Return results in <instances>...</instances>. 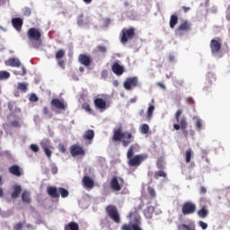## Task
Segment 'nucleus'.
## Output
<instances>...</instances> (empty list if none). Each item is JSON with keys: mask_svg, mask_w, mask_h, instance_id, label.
Returning <instances> with one entry per match:
<instances>
[{"mask_svg": "<svg viewBox=\"0 0 230 230\" xmlns=\"http://www.w3.org/2000/svg\"><path fill=\"white\" fill-rule=\"evenodd\" d=\"M112 141L122 143V146L127 148L128 145L134 143V135L128 131L123 132V127L120 125L118 128L113 130Z\"/></svg>", "mask_w": 230, "mask_h": 230, "instance_id": "nucleus-1", "label": "nucleus"}, {"mask_svg": "<svg viewBox=\"0 0 230 230\" xmlns=\"http://www.w3.org/2000/svg\"><path fill=\"white\" fill-rule=\"evenodd\" d=\"M136 147L134 146H130L128 153H127V158H128V164L131 168H137L148 159V155L146 154H140V155H136L134 156V150Z\"/></svg>", "mask_w": 230, "mask_h": 230, "instance_id": "nucleus-2", "label": "nucleus"}, {"mask_svg": "<svg viewBox=\"0 0 230 230\" xmlns=\"http://www.w3.org/2000/svg\"><path fill=\"white\" fill-rule=\"evenodd\" d=\"M29 42L32 48L39 49L42 46V33L36 28H31L27 31Z\"/></svg>", "mask_w": 230, "mask_h": 230, "instance_id": "nucleus-3", "label": "nucleus"}, {"mask_svg": "<svg viewBox=\"0 0 230 230\" xmlns=\"http://www.w3.org/2000/svg\"><path fill=\"white\" fill-rule=\"evenodd\" d=\"M182 110H178L174 115L176 123L173 124L174 130H181L182 134L188 136V119L185 116H182Z\"/></svg>", "mask_w": 230, "mask_h": 230, "instance_id": "nucleus-4", "label": "nucleus"}, {"mask_svg": "<svg viewBox=\"0 0 230 230\" xmlns=\"http://www.w3.org/2000/svg\"><path fill=\"white\" fill-rule=\"evenodd\" d=\"M128 217L133 218L134 224H125L121 226L122 230H143L139 225L141 224V216L137 213V210L132 211L128 214Z\"/></svg>", "mask_w": 230, "mask_h": 230, "instance_id": "nucleus-5", "label": "nucleus"}, {"mask_svg": "<svg viewBox=\"0 0 230 230\" xmlns=\"http://www.w3.org/2000/svg\"><path fill=\"white\" fill-rule=\"evenodd\" d=\"M106 213L108 217L115 223L120 224L121 217L119 216V212L118 211V208L114 205H108L106 207Z\"/></svg>", "mask_w": 230, "mask_h": 230, "instance_id": "nucleus-6", "label": "nucleus"}, {"mask_svg": "<svg viewBox=\"0 0 230 230\" xmlns=\"http://www.w3.org/2000/svg\"><path fill=\"white\" fill-rule=\"evenodd\" d=\"M136 37V28L131 27V28H124L121 31V38H120V42L122 44H127L128 40H132Z\"/></svg>", "mask_w": 230, "mask_h": 230, "instance_id": "nucleus-7", "label": "nucleus"}, {"mask_svg": "<svg viewBox=\"0 0 230 230\" xmlns=\"http://www.w3.org/2000/svg\"><path fill=\"white\" fill-rule=\"evenodd\" d=\"M197 211V205L191 201H185L181 206V213L184 217L193 215Z\"/></svg>", "mask_w": 230, "mask_h": 230, "instance_id": "nucleus-8", "label": "nucleus"}, {"mask_svg": "<svg viewBox=\"0 0 230 230\" xmlns=\"http://www.w3.org/2000/svg\"><path fill=\"white\" fill-rule=\"evenodd\" d=\"M125 184V180L121 177L113 176L110 181V185L113 191H121V188Z\"/></svg>", "mask_w": 230, "mask_h": 230, "instance_id": "nucleus-9", "label": "nucleus"}, {"mask_svg": "<svg viewBox=\"0 0 230 230\" xmlns=\"http://www.w3.org/2000/svg\"><path fill=\"white\" fill-rule=\"evenodd\" d=\"M137 85H139V79L137 76L128 77L124 82V89H126V91H132V89L137 87Z\"/></svg>", "mask_w": 230, "mask_h": 230, "instance_id": "nucleus-10", "label": "nucleus"}, {"mask_svg": "<svg viewBox=\"0 0 230 230\" xmlns=\"http://www.w3.org/2000/svg\"><path fill=\"white\" fill-rule=\"evenodd\" d=\"M70 154L72 157H84L85 155V150H84V147H82V146L74 144L70 146Z\"/></svg>", "mask_w": 230, "mask_h": 230, "instance_id": "nucleus-11", "label": "nucleus"}, {"mask_svg": "<svg viewBox=\"0 0 230 230\" xmlns=\"http://www.w3.org/2000/svg\"><path fill=\"white\" fill-rule=\"evenodd\" d=\"M191 30V24L188 21L182 22L175 31L176 35H184Z\"/></svg>", "mask_w": 230, "mask_h": 230, "instance_id": "nucleus-12", "label": "nucleus"}, {"mask_svg": "<svg viewBox=\"0 0 230 230\" xmlns=\"http://www.w3.org/2000/svg\"><path fill=\"white\" fill-rule=\"evenodd\" d=\"M78 62L84 66V67H89L93 64V57L87 54H80L78 57Z\"/></svg>", "mask_w": 230, "mask_h": 230, "instance_id": "nucleus-13", "label": "nucleus"}, {"mask_svg": "<svg viewBox=\"0 0 230 230\" xmlns=\"http://www.w3.org/2000/svg\"><path fill=\"white\" fill-rule=\"evenodd\" d=\"M50 105L58 111H66L67 109V105L64 103V101H60L59 99H52Z\"/></svg>", "mask_w": 230, "mask_h": 230, "instance_id": "nucleus-14", "label": "nucleus"}, {"mask_svg": "<svg viewBox=\"0 0 230 230\" xmlns=\"http://www.w3.org/2000/svg\"><path fill=\"white\" fill-rule=\"evenodd\" d=\"M11 22L13 24V28H14L16 31H22V24H24L22 18H13Z\"/></svg>", "mask_w": 230, "mask_h": 230, "instance_id": "nucleus-15", "label": "nucleus"}, {"mask_svg": "<svg viewBox=\"0 0 230 230\" xmlns=\"http://www.w3.org/2000/svg\"><path fill=\"white\" fill-rule=\"evenodd\" d=\"M111 71L114 75H117V76H121V75L125 73V67L116 62L111 66Z\"/></svg>", "mask_w": 230, "mask_h": 230, "instance_id": "nucleus-16", "label": "nucleus"}, {"mask_svg": "<svg viewBox=\"0 0 230 230\" xmlns=\"http://www.w3.org/2000/svg\"><path fill=\"white\" fill-rule=\"evenodd\" d=\"M47 193L51 199H59L60 194L58 193V189L54 186H49L47 188Z\"/></svg>", "mask_w": 230, "mask_h": 230, "instance_id": "nucleus-17", "label": "nucleus"}, {"mask_svg": "<svg viewBox=\"0 0 230 230\" xmlns=\"http://www.w3.org/2000/svg\"><path fill=\"white\" fill-rule=\"evenodd\" d=\"M222 48V45L220 44V41L213 39L210 41V49L211 53H218Z\"/></svg>", "mask_w": 230, "mask_h": 230, "instance_id": "nucleus-18", "label": "nucleus"}, {"mask_svg": "<svg viewBox=\"0 0 230 230\" xmlns=\"http://www.w3.org/2000/svg\"><path fill=\"white\" fill-rule=\"evenodd\" d=\"M9 173L14 175L15 177H21V175H22V171L19 165L14 164L9 167Z\"/></svg>", "mask_w": 230, "mask_h": 230, "instance_id": "nucleus-19", "label": "nucleus"}, {"mask_svg": "<svg viewBox=\"0 0 230 230\" xmlns=\"http://www.w3.org/2000/svg\"><path fill=\"white\" fill-rule=\"evenodd\" d=\"M83 184L84 188H88L89 190H93L94 188V181L91 179L89 176L83 177Z\"/></svg>", "mask_w": 230, "mask_h": 230, "instance_id": "nucleus-20", "label": "nucleus"}, {"mask_svg": "<svg viewBox=\"0 0 230 230\" xmlns=\"http://www.w3.org/2000/svg\"><path fill=\"white\" fill-rule=\"evenodd\" d=\"M5 66H10L11 67H21V61L19 58H10L4 62Z\"/></svg>", "mask_w": 230, "mask_h": 230, "instance_id": "nucleus-21", "label": "nucleus"}, {"mask_svg": "<svg viewBox=\"0 0 230 230\" xmlns=\"http://www.w3.org/2000/svg\"><path fill=\"white\" fill-rule=\"evenodd\" d=\"M94 105L97 107V109H106L107 108V102L105 100L102 98H96L94 100Z\"/></svg>", "mask_w": 230, "mask_h": 230, "instance_id": "nucleus-22", "label": "nucleus"}, {"mask_svg": "<svg viewBox=\"0 0 230 230\" xmlns=\"http://www.w3.org/2000/svg\"><path fill=\"white\" fill-rule=\"evenodd\" d=\"M22 191V188L21 187V185H15L13 187V191L11 194V198L19 199V195H21Z\"/></svg>", "mask_w": 230, "mask_h": 230, "instance_id": "nucleus-23", "label": "nucleus"}, {"mask_svg": "<svg viewBox=\"0 0 230 230\" xmlns=\"http://www.w3.org/2000/svg\"><path fill=\"white\" fill-rule=\"evenodd\" d=\"M208 215H209V210L208 209V207H206V206H203L198 211V217H199V218H208Z\"/></svg>", "mask_w": 230, "mask_h": 230, "instance_id": "nucleus-24", "label": "nucleus"}, {"mask_svg": "<svg viewBox=\"0 0 230 230\" xmlns=\"http://www.w3.org/2000/svg\"><path fill=\"white\" fill-rule=\"evenodd\" d=\"M64 229L65 230H80V226H78V223L72 221L66 224Z\"/></svg>", "mask_w": 230, "mask_h": 230, "instance_id": "nucleus-25", "label": "nucleus"}, {"mask_svg": "<svg viewBox=\"0 0 230 230\" xmlns=\"http://www.w3.org/2000/svg\"><path fill=\"white\" fill-rule=\"evenodd\" d=\"M177 22H179V16L177 14H172L169 22L170 28L173 30L177 26Z\"/></svg>", "mask_w": 230, "mask_h": 230, "instance_id": "nucleus-26", "label": "nucleus"}, {"mask_svg": "<svg viewBox=\"0 0 230 230\" xmlns=\"http://www.w3.org/2000/svg\"><path fill=\"white\" fill-rule=\"evenodd\" d=\"M84 139H86L87 141H93L94 139V130L88 129L84 134Z\"/></svg>", "mask_w": 230, "mask_h": 230, "instance_id": "nucleus-27", "label": "nucleus"}, {"mask_svg": "<svg viewBox=\"0 0 230 230\" xmlns=\"http://www.w3.org/2000/svg\"><path fill=\"white\" fill-rule=\"evenodd\" d=\"M22 200L25 204H31V197H30V193L28 192V190L22 192Z\"/></svg>", "mask_w": 230, "mask_h": 230, "instance_id": "nucleus-28", "label": "nucleus"}, {"mask_svg": "<svg viewBox=\"0 0 230 230\" xmlns=\"http://www.w3.org/2000/svg\"><path fill=\"white\" fill-rule=\"evenodd\" d=\"M178 230H195V225H186V224H181L178 226Z\"/></svg>", "mask_w": 230, "mask_h": 230, "instance_id": "nucleus-29", "label": "nucleus"}, {"mask_svg": "<svg viewBox=\"0 0 230 230\" xmlns=\"http://www.w3.org/2000/svg\"><path fill=\"white\" fill-rule=\"evenodd\" d=\"M154 111H155V106L150 105L146 111V119L150 121L154 116Z\"/></svg>", "mask_w": 230, "mask_h": 230, "instance_id": "nucleus-30", "label": "nucleus"}, {"mask_svg": "<svg viewBox=\"0 0 230 230\" xmlns=\"http://www.w3.org/2000/svg\"><path fill=\"white\" fill-rule=\"evenodd\" d=\"M159 177H163V179H166L168 177V174L163 169H160L159 171L155 172L154 174V179H159Z\"/></svg>", "mask_w": 230, "mask_h": 230, "instance_id": "nucleus-31", "label": "nucleus"}, {"mask_svg": "<svg viewBox=\"0 0 230 230\" xmlns=\"http://www.w3.org/2000/svg\"><path fill=\"white\" fill-rule=\"evenodd\" d=\"M191 157H193V150L190 148L185 152V162L187 164L191 163Z\"/></svg>", "mask_w": 230, "mask_h": 230, "instance_id": "nucleus-32", "label": "nucleus"}, {"mask_svg": "<svg viewBox=\"0 0 230 230\" xmlns=\"http://www.w3.org/2000/svg\"><path fill=\"white\" fill-rule=\"evenodd\" d=\"M78 26H85V24H89V19L84 18V15H80L77 19Z\"/></svg>", "mask_w": 230, "mask_h": 230, "instance_id": "nucleus-33", "label": "nucleus"}, {"mask_svg": "<svg viewBox=\"0 0 230 230\" xmlns=\"http://www.w3.org/2000/svg\"><path fill=\"white\" fill-rule=\"evenodd\" d=\"M58 193L61 195L62 199H66V197H69V190H67L66 188L59 187Z\"/></svg>", "mask_w": 230, "mask_h": 230, "instance_id": "nucleus-34", "label": "nucleus"}, {"mask_svg": "<svg viewBox=\"0 0 230 230\" xmlns=\"http://www.w3.org/2000/svg\"><path fill=\"white\" fill-rule=\"evenodd\" d=\"M66 57V50L64 49H58L56 52V58L58 60H62Z\"/></svg>", "mask_w": 230, "mask_h": 230, "instance_id": "nucleus-35", "label": "nucleus"}, {"mask_svg": "<svg viewBox=\"0 0 230 230\" xmlns=\"http://www.w3.org/2000/svg\"><path fill=\"white\" fill-rule=\"evenodd\" d=\"M140 132L141 134H148V132H150V127L148 124H142L140 127Z\"/></svg>", "mask_w": 230, "mask_h": 230, "instance_id": "nucleus-36", "label": "nucleus"}, {"mask_svg": "<svg viewBox=\"0 0 230 230\" xmlns=\"http://www.w3.org/2000/svg\"><path fill=\"white\" fill-rule=\"evenodd\" d=\"M40 146L42 150H46V148H50L51 150H53V146H49V141L48 140L42 141L40 143Z\"/></svg>", "mask_w": 230, "mask_h": 230, "instance_id": "nucleus-37", "label": "nucleus"}, {"mask_svg": "<svg viewBox=\"0 0 230 230\" xmlns=\"http://www.w3.org/2000/svg\"><path fill=\"white\" fill-rule=\"evenodd\" d=\"M42 112L45 116H47V118L51 119L53 118V113H51V111H49V109H48V107H43Z\"/></svg>", "mask_w": 230, "mask_h": 230, "instance_id": "nucleus-38", "label": "nucleus"}, {"mask_svg": "<svg viewBox=\"0 0 230 230\" xmlns=\"http://www.w3.org/2000/svg\"><path fill=\"white\" fill-rule=\"evenodd\" d=\"M17 89H19V91L26 93V91H28V84H26L25 83H19Z\"/></svg>", "mask_w": 230, "mask_h": 230, "instance_id": "nucleus-39", "label": "nucleus"}, {"mask_svg": "<svg viewBox=\"0 0 230 230\" xmlns=\"http://www.w3.org/2000/svg\"><path fill=\"white\" fill-rule=\"evenodd\" d=\"M10 74L7 71H0V80H8Z\"/></svg>", "mask_w": 230, "mask_h": 230, "instance_id": "nucleus-40", "label": "nucleus"}, {"mask_svg": "<svg viewBox=\"0 0 230 230\" xmlns=\"http://www.w3.org/2000/svg\"><path fill=\"white\" fill-rule=\"evenodd\" d=\"M147 191L151 199H155V189H154L153 187H147Z\"/></svg>", "mask_w": 230, "mask_h": 230, "instance_id": "nucleus-41", "label": "nucleus"}, {"mask_svg": "<svg viewBox=\"0 0 230 230\" xmlns=\"http://www.w3.org/2000/svg\"><path fill=\"white\" fill-rule=\"evenodd\" d=\"M164 162L163 161V158H159L156 162V166L158 170H164Z\"/></svg>", "mask_w": 230, "mask_h": 230, "instance_id": "nucleus-42", "label": "nucleus"}, {"mask_svg": "<svg viewBox=\"0 0 230 230\" xmlns=\"http://www.w3.org/2000/svg\"><path fill=\"white\" fill-rule=\"evenodd\" d=\"M83 109L86 112H89V114H93V110L91 109V105H89V103H87V102L84 103L83 104Z\"/></svg>", "mask_w": 230, "mask_h": 230, "instance_id": "nucleus-43", "label": "nucleus"}, {"mask_svg": "<svg viewBox=\"0 0 230 230\" xmlns=\"http://www.w3.org/2000/svg\"><path fill=\"white\" fill-rule=\"evenodd\" d=\"M97 51H99L100 53H107V47L103 46V45H98L96 47Z\"/></svg>", "mask_w": 230, "mask_h": 230, "instance_id": "nucleus-44", "label": "nucleus"}, {"mask_svg": "<svg viewBox=\"0 0 230 230\" xmlns=\"http://www.w3.org/2000/svg\"><path fill=\"white\" fill-rule=\"evenodd\" d=\"M45 155L49 159H51V155L53 154V151H51V147H48L44 149Z\"/></svg>", "mask_w": 230, "mask_h": 230, "instance_id": "nucleus-45", "label": "nucleus"}, {"mask_svg": "<svg viewBox=\"0 0 230 230\" xmlns=\"http://www.w3.org/2000/svg\"><path fill=\"white\" fill-rule=\"evenodd\" d=\"M195 125L198 130H202V120L200 119L196 120Z\"/></svg>", "mask_w": 230, "mask_h": 230, "instance_id": "nucleus-46", "label": "nucleus"}, {"mask_svg": "<svg viewBox=\"0 0 230 230\" xmlns=\"http://www.w3.org/2000/svg\"><path fill=\"white\" fill-rule=\"evenodd\" d=\"M14 75H21V76H24V75H26V68L24 66L22 67V72H19V71H14L13 72Z\"/></svg>", "mask_w": 230, "mask_h": 230, "instance_id": "nucleus-47", "label": "nucleus"}, {"mask_svg": "<svg viewBox=\"0 0 230 230\" xmlns=\"http://www.w3.org/2000/svg\"><path fill=\"white\" fill-rule=\"evenodd\" d=\"M199 226L201 227V229L206 230L208 229V223H205L204 221H199Z\"/></svg>", "mask_w": 230, "mask_h": 230, "instance_id": "nucleus-48", "label": "nucleus"}, {"mask_svg": "<svg viewBox=\"0 0 230 230\" xmlns=\"http://www.w3.org/2000/svg\"><path fill=\"white\" fill-rule=\"evenodd\" d=\"M58 66L63 69H66V62L62 59H58Z\"/></svg>", "mask_w": 230, "mask_h": 230, "instance_id": "nucleus-49", "label": "nucleus"}, {"mask_svg": "<svg viewBox=\"0 0 230 230\" xmlns=\"http://www.w3.org/2000/svg\"><path fill=\"white\" fill-rule=\"evenodd\" d=\"M58 150L59 152H61V154H66V146H64V144H59L58 145Z\"/></svg>", "mask_w": 230, "mask_h": 230, "instance_id": "nucleus-50", "label": "nucleus"}, {"mask_svg": "<svg viewBox=\"0 0 230 230\" xmlns=\"http://www.w3.org/2000/svg\"><path fill=\"white\" fill-rule=\"evenodd\" d=\"M11 125H12V127H14L15 128H19V127H21V124L19 123L18 120L11 121Z\"/></svg>", "mask_w": 230, "mask_h": 230, "instance_id": "nucleus-51", "label": "nucleus"}, {"mask_svg": "<svg viewBox=\"0 0 230 230\" xmlns=\"http://www.w3.org/2000/svg\"><path fill=\"white\" fill-rule=\"evenodd\" d=\"M31 150L32 152H39L40 148H39V146L35 145V144H31Z\"/></svg>", "mask_w": 230, "mask_h": 230, "instance_id": "nucleus-52", "label": "nucleus"}, {"mask_svg": "<svg viewBox=\"0 0 230 230\" xmlns=\"http://www.w3.org/2000/svg\"><path fill=\"white\" fill-rule=\"evenodd\" d=\"M30 102H39V97H37V94L32 93L30 97Z\"/></svg>", "mask_w": 230, "mask_h": 230, "instance_id": "nucleus-53", "label": "nucleus"}, {"mask_svg": "<svg viewBox=\"0 0 230 230\" xmlns=\"http://www.w3.org/2000/svg\"><path fill=\"white\" fill-rule=\"evenodd\" d=\"M199 193H200V195H206V193H208V189H206V187H204V186H201L199 188Z\"/></svg>", "mask_w": 230, "mask_h": 230, "instance_id": "nucleus-54", "label": "nucleus"}, {"mask_svg": "<svg viewBox=\"0 0 230 230\" xmlns=\"http://www.w3.org/2000/svg\"><path fill=\"white\" fill-rule=\"evenodd\" d=\"M23 15H31V9H30V8H25L24 10H23Z\"/></svg>", "mask_w": 230, "mask_h": 230, "instance_id": "nucleus-55", "label": "nucleus"}, {"mask_svg": "<svg viewBox=\"0 0 230 230\" xmlns=\"http://www.w3.org/2000/svg\"><path fill=\"white\" fill-rule=\"evenodd\" d=\"M187 102L189 105H195V101L191 97L187 98Z\"/></svg>", "mask_w": 230, "mask_h": 230, "instance_id": "nucleus-56", "label": "nucleus"}, {"mask_svg": "<svg viewBox=\"0 0 230 230\" xmlns=\"http://www.w3.org/2000/svg\"><path fill=\"white\" fill-rule=\"evenodd\" d=\"M22 223H18L14 226V230H22Z\"/></svg>", "mask_w": 230, "mask_h": 230, "instance_id": "nucleus-57", "label": "nucleus"}, {"mask_svg": "<svg viewBox=\"0 0 230 230\" xmlns=\"http://www.w3.org/2000/svg\"><path fill=\"white\" fill-rule=\"evenodd\" d=\"M103 24H104L105 28H107V26H109V24H111V19H109V18L104 19Z\"/></svg>", "mask_w": 230, "mask_h": 230, "instance_id": "nucleus-58", "label": "nucleus"}, {"mask_svg": "<svg viewBox=\"0 0 230 230\" xmlns=\"http://www.w3.org/2000/svg\"><path fill=\"white\" fill-rule=\"evenodd\" d=\"M226 19L230 21V5L227 7Z\"/></svg>", "mask_w": 230, "mask_h": 230, "instance_id": "nucleus-59", "label": "nucleus"}, {"mask_svg": "<svg viewBox=\"0 0 230 230\" xmlns=\"http://www.w3.org/2000/svg\"><path fill=\"white\" fill-rule=\"evenodd\" d=\"M181 8L183 9V12H184L185 13H188V12L191 10L190 7H187V6H181Z\"/></svg>", "mask_w": 230, "mask_h": 230, "instance_id": "nucleus-60", "label": "nucleus"}, {"mask_svg": "<svg viewBox=\"0 0 230 230\" xmlns=\"http://www.w3.org/2000/svg\"><path fill=\"white\" fill-rule=\"evenodd\" d=\"M51 172L54 173V174L58 173V167H52Z\"/></svg>", "mask_w": 230, "mask_h": 230, "instance_id": "nucleus-61", "label": "nucleus"}, {"mask_svg": "<svg viewBox=\"0 0 230 230\" xmlns=\"http://www.w3.org/2000/svg\"><path fill=\"white\" fill-rule=\"evenodd\" d=\"M8 109H9V111H11V112H12V111H13V103L9 102V103H8Z\"/></svg>", "mask_w": 230, "mask_h": 230, "instance_id": "nucleus-62", "label": "nucleus"}, {"mask_svg": "<svg viewBox=\"0 0 230 230\" xmlns=\"http://www.w3.org/2000/svg\"><path fill=\"white\" fill-rule=\"evenodd\" d=\"M173 60H175V57L173 55H170L169 56V61L173 62Z\"/></svg>", "mask_w": 230, "mask_h": 230, "instance_id": "nucleus-63", "label": "nucleus"}, {"mask_svg": "<svg viewBox=\"0 0 230 230\" xmlns=\"http://www.w3.org/2000/svg\"><path fill=\"white\" fill-rule=\"evenodd\" d=\"M139 116L143 117L145 116V110H140L138 112Z\"/></svg>", "mask_w": 230, "mask_h": 230, "instance_id": "nucleus-64", "label": "nucleus"}]
</instances>
